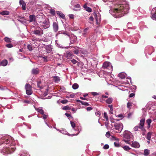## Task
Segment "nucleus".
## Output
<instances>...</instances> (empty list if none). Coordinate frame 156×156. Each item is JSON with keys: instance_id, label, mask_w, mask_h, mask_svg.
Masks as SVG:
<instances>
[{"instance_id": "obj_1", "label": "nucleus", "mask_w": 156, "mask_h": 156, "mask_svg": "<svg viewBox=\"0 0 156 156\" xmlns=\"http://www.w3.org/2000/svg\"><path fill=\"white\" fill-rule=\"evenodd\" d=\"M129 7L128 5L120 4L114 9L112 16L116 18L121 17L128 13Z\"/></svg>"}, {"instance_id": "obj_2", "label": "nucleus", "mask_w": 156, "mask_h": 156, "mask_svg": "<svg viewBox=\"0 0 156 156\" xmlns=\"http://www.w3.org/2000/svg\"><path fill=\"white\" fill-rule=\"evenodd\" d=\"M16 147L15 145H10L5 146L2 149L1 152L3 154H10L13 152Z\"/></svg>"}, {"instance_id": "obj_3", "label": "nucleus", "mask_w": 156, "mask_h": 156, "mask_svg": "<svg viewBox=\"0 0 156 156\" xmlns=\"http://www.w3.org/2000/svg\"><path fill=\"white\" fill-rule=\"evenodd\" d=\"M145 119L144 118H142L140 120V123L139 124V126H136L133 128L134 131H137L139 129H140L142 131H145L144 126L145 123Z\"/></svg>"}, {"instance_id": "obj_4", "label": "nucleus", "mask_w": 156, "mask_h": 156, "mask_svg": "<svg viewBox=\"0 0 156 156\" xmlns=\"http://www.w3.org/2000/svg\"><path fill=\"white\" fill-rule=\"evenodd\" d=\"M131 133L129 131L125 130L123 133L124 138L126 139H124V141L126 143L130 144L129 142L130 140V139L131 138Z\"/></svg>"}, {"instance_id": "obj_5", "label": "nucleus", "mask_w": 156, "mask_h": 156, "mask_svg": "<svg viewBox=\"0 0 156 156\" xmlns=\"http://www.w3.org/2000/svg\"><path fill=\"white\" fill-rule=\"evenodd\" d=\"M13 140V139L11 137L6 136L2 138L1 142L2 144H7L12 142Z\"/></svg>"}, {"instance_id": "obj_6", "label": "nucleus", "mask_w": 156, "mask_h": 156, "mask_svg": "<svg viewBox=\"0 0 156 156\" xmlns=\"http://www.w3.org/2000/svg\"><path fill=\"white\" fill-rule=\"evenodd\" d=\"M114 126L115 129L118 130V133H120L123 129V125L121 122L115 123L114 124Z\"/></svg>"}, {"instance_id": "obj_7", "label": "nucleus", "mask_w": 156, "mask_h": 156, "mask_svg": "<svg viewBox=\"0 0 156 156\" xmlns=\"http://www.w3.org/2000/svg\"><path fill=\"white\" fill-rule=\"evenodd\" d=\"M41 25H42L43 26L44 29H45L49 27V23L48 21H47L46 20H44L42 22H41Z\"/></svg>"}, {"instance_id": "obj_8", "label": "nucleus", "mask_w": 156, "mask_h": 156, "mask_svg": "<svg viewBox=\"0 0 156 156\" xmlns=\"http://www.w3.org/2000/svg\"><path fill=\"white\" fill-rule=\"evenodd\" d=\"M70 44H73L77 40V37L76 36L74 35H72L70 37Z\"/></svg>"}, {"instance_id": "obj_9", "label": "nucleus", "mask_w": 156, "mask_h": 156, "mask_svg": "<svg viewBox=\"0 0 156 156\" xmlns=\"http://www.w3.org/2000/svg\"><path fill=\"white\" fill-rule=\"evenodd\" d=\"M151 18L153 20H156V8L153 9L151 12Z\"/></svg>"}, {"instance_id": "obj_10", "label": "nucleus", "mask_w": 156, "mask_h": 156, "mask_svg": "<svg viewBox=\"0 0 156 156\" xmlns=\"http://www.w3.org/2000/svg\"><path fill=\"white\" fill-rule=\"evenodd\" d=\"M19 3L20 5H22V9L24 10H25L26 9V3L24 2L23 0H20L19 2Z\"/></svg>"}, {"instance_id": "obj_11", "label": "nucleus", "mask_w": 156, "mask_h": 156, "mask_svg": "<svg viewBox=\"0 0 156 156\" xmlns=\"http://www.w3.org/2000/svg\"><path fill=\"white\" fill-rule=\"evenodd\" d=\"M53 27L54 30L56 32L57 31L58 29V24L56 22H54L53 23Z\"/></svg>"}, {"instance_id": "obj_12", "label": "nucleus", "mask_w": 156, "mask_h": 156, "mask_svg": "<svg viewBox=\"0 0 156 156\" xmlns=\"http://www.w3.org/2000/svg\"><path fill=\"white\" fill-rule=\"evenodd\" d=\"M41 30H34L32 31V32L33 34L40 36L42 34L41 33Z\"/></svg>"}, {"instance_id": "obj_13", "label": "nucleus", "mask_w": 156, "mask_h": 156, "mask_svg": "<svg viewBox=\"0 0 156 156\" xmlns=\"http://www.w3.org/2000/svg\"><path fill=\"white\" fill-rule=\"evenodd\" d=\"M131 145L133 147L135 148H139L140 146L139 143L136 141L132 142V144Z\"/></svg>"}, {"instance_id": "obj_14", "label": "nucleus", "mask_w": 156, "mask_h": 156, "mask_svg": "<svg viewBox=\"0 0 156 156\" xmlns=\"http://www.w3.org/2000/svg\"><path fill=\"white\" fill-rule=\"evenodd\" d=\"M57 14L58 15L59 17L63 19H65V16L64 14L62 12L57 11L56 12Z\"/></svg>"}, {"instance_id": "obj_15", "label": "nucleus", "mask_w": 156, "mask_h": 156, "mask_svg": "<svg viewBox=\"0 0 156 156\" xmlns=\"http://www.w3.org/2000/svg\"><path fill=\"white\" fill-rule=\"evenodd\" d=\"M31 73L33 74H38L39 73V69L37 68L33 69L31 71Z\"/></svg>"}, {"instance_id": "obj_16", "label": "nucleus", "mask_w": 156, "mask_h": 156, "mask_svg": "<svg viewBox=\"0 0 156 156\" xmlns=\"http://www.w3.org/2000/svg\"><path fill=\"white\" fill-rule=\"evenodd\" d=\"M7 63L8 61L7 60L5 59L3 60L1 62H0V66H5L7 65Z\"/></svg>"}, {"instance_id": "obj_17", "label": "nucleus", "mask_w": 156, "mask_h": 156, "mask_svg": "<svg viewBox=\"0 0 156 156\" xmlns=\"http://www.w3.org/2000/svg\"><path fill=\"white\" fill-rule=\"evenodd\" d=\"M88 28H86L83 31V32L82 33V35H83L84 37H86L87 36V34L88 33Z\"/></svg>"}, {"instance_id": "obj_18", "label": "nucleus", "mask_w": 156, "mask_h": 156, "mask_svg": "<svg viewBox=\"0 0 156 156\" xmlns=\"http://www.w3.org/2000/svg\"><path fill=\"white\" fill-rule=\"evenodd\" d=\"M54 82L55 83L60 81V77L58 76H53Z\"/></svg>"}, {"instance_id": "obj_19", "label": "nucleus", "mask_w": 156, "mask_h": 156, "mask_svg": "<svg viewBox=\"0 0 156 156\" xmlns=\"http://www.w3.org/2000/svg\"><path fill=\"white\" fill-rule=\"evenodd\" d=\"M109 64L108 62H105L103 64L102 68L104 69H106L109 66Z\"/></svg>"}, {"instance_id": "obj_20", "label": "nucleus", "mask_w": 156, "mask_h": 156, "mask_svg": "<svg viewBox=\"0 0 156 156\" xmlns=\"http://www.w3.org/2000/svg\"><path fill=\"white\" fill-rule=\"evenodd\" d=\"M152 134V133L151 132H148L146 138L148 140H151V135Z\"/></svg>"}, {"instance_id": "obj_21", "label": "nucleus", "mask_w": 156, "mask_h": 156, "mask_svg": "<svg viewBox=\"0 0 156 156\" xmlns=\"http://www.w3.org/2000/svg\"><path fill=\"white\" fill-rule=\"evenodd\" d=\"M9 14V12L8 11H4L0 12V14L2 15H7Z\"/></svg>"}, {"instance_id": "obj_22", "label": "nucleus", "mask_w": 156, "mask_h": 156, "mask_svg": "<svg viewBox=\"0 0 156 156\" xmlns=\"http://www.w3.org/2000/svg\"><path fill=\"white\" fill-rule=\"evenodd\" d=\"M151 120L150 119H148L146 120V122L148 125V128H150L151 126Z\"/></svg>"}, {"instance_id": "obj_23", "label": "nucleus", "mask_w": 156, "mask_h": 156, "mask_svg": "<svg viewBox=\"0 0 156 156\" xmlns=\"http://www.w3.org/2000/svg\"><path fill=\"white\" fill-rule=\"evenodd\" d=\"M150 154V151L147 149H145L144 150V154L145 156H147Z\"/></svg>"}, {"instance_id": "obj_24", "label": "nucleus", "mask_w": 156, "mask_h": 156, "mask_svg": "<svg viewBox=\"0 0 156 156\" xmlns=\"http://www.w3.org/2000/svg\"><path fill=\"white\" fill-rule=\"evenodd\" d=\"M41 81H39L37 82V86L40 89L43 88V87L41 85Z\"/></svg>"}, {"instance_id": "obj_25", "label": "nucleus", "mask_w": 156, "mask_h": 156, "mask_svg": "<svg viewBox=\"0 0 156 156\" xmlns=\"http://www.w3.org/2000/svg\"><path fill=\"white\" fill-rule=\"evenodd\" d=\"M25 89L26 90H28L31 89V86L29 84L27 83L25 86Z\"/></svg>"}, {"instance_id": "obj_26", "label": "nucleus", "mask_w": 156, "mask_h": 156, "mask_svg": "<svg viewBox=\"0 0 156 156\" xmlns=\"http://www.w3.org/2000/svg\"><path fill=\"white\" fill-rule=\"evenodd\" d=\"M32 44H33V43H34L33 42H32ZM32 45H30V44H28L27 46V49L30 51H32L33 50V48L32 47Z\"/></svg>"}, {"instance_id": "obj_27", "label": "nucleus", "mask_w": 156, "mask_h": 156, "mask_svg": "<svg viewBox=\"0 0 156 156\" xmlns=\"http://www.w3.org/2000/svg\"><path fill=\"white\" fill-rule=\"evenodd\" d=\"M79 87L78 85L76 83H74L72 86V88L74 89H76Z\"/></svg>"}, {"instance_id": "obj_28", "label": "nucleus", "mask_w": 156, "mask_h": 156, "mask_svg": "<svg viewBox=\"0 0 156 156\" xmlns=\"http://www.w3.org/2000/svg\"><path fill=\"white\" fill-rule=\"evenodd\" d=\"M112 98H109L106 100V102L108 104H110L112 102Z\"/></svg>"}, {"instance_id": "obj_29", "label": "nucleus", "mask_w": 156, "mask_h": 156, "mask_svg": "<svg viewBox=\"0 0 156 156\" xmlns=\"http://www.w3.org/2000/svg\"><path fill=\"white\" fill-rule=\"evenodd\" d=\"M119 76L122 79H124L125 78V75L122 73H120L119 74Z\"/></svg>"}, {"instance_id": "obj_30", "label": "nucleus", "mask_w": 156, "mask_h": 156, "mask_svg": "<svg viewBox=\"0 0 156 156\" xmlns=\"http://www.w3.org/2000/svg\"><path fill=\"white\" fill-rule=\"evenodd\" d=\"M26 93L27 94L30 95L32 94V91L31 90V89L28 90H26Z\"/></svg>"}, {"instance_id": "obj_31", "label": "nucleus", "mask_w": 156, "mask_h": 156, "mask_svg": "<svg viewBox=\"0 0 156 156\" xmlns=\"http://www.w3.org/2000/svg\"><path fill=\"white\" fill-rule=\"evenodd\" d=\"M62 109L65 110H70L71 108L69 106H65L62 108Z\"/></svg>"}, {"instance_id": "obj_32", "label": "nucleus", "mask_w": 156, "mask_h": 156, "mask_svg": "<svg viewBox=\"0 0 156 156\" xmlns=\"http://www.w3.org/2000/svg\"><path fill=\"white\" fill-rule=\"evenodd\" d=\"M104 118L106 119V121H108V118L107 113L105 112H104Z\"/></svg>"}, {"instance_id": "obj_33", "label": "nucleus", "mask_w": 156, "mask_h": 156, "mask_svg": "<svg viewBox=\"0 0 156 156\" xmlns=\"http://www.w3.org/2000/svg\"><path fill=\"white\" fill-rule=\"evenodd\" d=\"M50 13L53 16H54L55 13V11L54 9H51L50 10Z\"/></svg>"}, {"instance_id": "obj_34", "label": "nucleus", "mask_w": 156, "mask_h": 156, "mask_svg": "<svg viewBox=\"0 0 156 156\" xmlns=\"http://www.w3.org/2000/svg\"><path fill=\"white\" fill-rule=\"evenodd\" d=\"M37 110L38 112L42 115H43L44 113V111L41 108H38Z\"/></svg>"}, {"instance_id": "obj_35", "label": "nucleus", "mask_w": 156, "mask_h": 156, "mask_svg": "<svg viewBox=\"0 0 156 156\" xmlns=\"http://www.w3.org/2000/svg\"><path fill=\"white\" fill-rule=\"evenodd\" d=\"M34 17V16L33 15H31L30 16L29 18L30 22H32L33 21Z\"/></svg>"}, {"instance_id": "obj_36", "label": "nucleus", "mask_w": 156, "mask_h": 156, "mask_svg": "<svg viewBox=\"0 0 156 156\" xmlns=\"http://www.w3.org/2000/svg\"><path fill=\"white\" fill-rule=\"evenodd\" d=\"M5 41L6 42H11V39L9 38L6 37L5 38H4Z\"/></svg>"}, {"instance_id": "obj_37", "label": "nucleus", "mask_w": 156, "mask_h": 156, "mask_svg": "<svg viewBox=\"0 0 156 156\" xmlns=\"http://www.w3.org/2000/svg\"><path fill=\"white\" fill-rule=\"evenodd\" d=\"M46 49L48 53L50 52L51 51V49L49 46L47 47Z\"/></svg>"}, {"instance_id": "obj_38", "label": "nucleus", "mask_w": 156, "mask_h": 156, "mask_svg": "<svg viewBox=\"0 0 156 156\" xmlns=\"http://www.w3.org/2000/svg\"><path fill=\"white\" fill-rule=\"evenodd\" d=\"M124 150H129L131 149V148L128 146H125L123 147Z\"/></svg>"}, {"instance_id": "obj_39", "label": "nucleus", "mask_w": 156, "mask_h": 156, "mask_svg": "<svg viewBox=\"0 0 156 156\" xmlns=\"http://www.w3.org/2000/svg\"><path fill=\"white\" fill-rule=\"evenodd\" d=\"M132 106V104L131 103L129 102H128V103H127V106L128 108H131V107Z\"/></svg>"}, {"instance_id": "obj_40", "label": "nucleus", "mask_w": 156, "mask_h": 156, "mask_svg": "<svg viewBox=\"0 0 156 156\" xmlns=\"http://www.w3.org/2000/svg\"><path fill=\"white\" fill-rule=\"evenodd\" d=\"M71 62H72V63L73 64H75L76 63H78V64H79V62H78L76 60L74 59H73L71 60Z\"/></svg>"}, {"instance_id": "obj_41", "label": "nucleus", "mask_w": 156, "mask_h": 156, "mask_svg": "<svg viewBox=\"0 0 156 156\" xmlns=\"http://www.w3.org/2000/svg\"><path fill=\"white\" fill-rule=\"evenodd\" d=\"M6 46L8 48H11L13 46L12 44L9 43L6 44Z\"/></svg>"}, {"instance_id": "obj_42", "label": "nucleus", "mask_w": 156, "mask_h": 156, "mask_svg": "<svg viewBox=\"0 0 156 156\" xmlns=\"http://www.w3.org/2000/svg\"><path fill=\"white\" fill-rule=\"evenodd\" d=\"M71 124L73 128L74 129L75 127V123L73 122H71Z\"/></svg>"}, {"instance_id": "obj_43", "label": "nucleus", "mask_w": 156, "mask_h": 156, "mask_svg": "<svg viewBox=\"0 0 156 156\" xmlns=\"http://www.w3.org/2000/svg\"><path fill=\"white\" fill-rule=\"evenodd\" d=\"M81 104L82 105H86V106H89L90 105L89 104H88V103H87V102H84L83 101H82Z\"/></svg>"}, {"instance_id": "obj_44", "label": "nucleus", "mask_w": 156, "mask_h": 156, "mask_svg": "<svg viewBox=\"0 0 156 156\" xmlns=\"http://www.w3.org/2000/svg\"><path fill=\"white\" fill-rule=\"evenodd\" d=\"M94 16H95V19L96 20V22L97 23L98 22V16L95 13V14L94 15Z\"/></svg>"}, {"instance_id": "obj_45", "label": "nucleus", "mask_w": 156, "mask_h": 156, "mask_svg": "<svg viewBox=\"0 0 156 156\" xmlns=\"http://www.w3.org/2000/svg\"><path fill=\"white\" fill-rule=\"evenodd\" d=\"M95 115L96 116H97L98 117L100 116L101 115V112L99 111H97L95 112Z\"/></svg>"}, {"instance_id": "obj_46", "label": "nucleus", "mask_w": 156, "mask_h": 156, "mask_svg": "<svg viewBox=\"0 0 156 156\" xmlns=\"http://www.w3.org/2000/svg\"><path fill=\"white\" fill-rule=\"evenodd\" d=\"M68 101L67 100H62L60 102L63 104L66 103L68 102Z\"/></svg>"}, {"instance_id": "obj_47", "label": "nucleus", "mask_w": 156, "mask_h": 156, "mask_svg": "<svg viewBox=\"0 0 156 156\" xmlns=\"http://www.w3.org/2000/svg\"><path fill=\"white\" fill-rule=\"evenodd\" d=\"M114 144L115 146L116 147H119V144L118 142H115L114 143Z\"/></svg>"}, {"instance_id": "obj_48", "label": "nucleus", "mask_w": 156, "mask_h": 156, "mask_svg": "<svg viewBox=\"0 0 156 156\" xmlns=\"http://www.w3.org/2000/svg\"><path fill=\"white\" fill-rule=\"evenodd\" d=\"M109 148V146L108 144H105L103 147V148L105 149H107Z\"/></svg>"}, {"instance_id": "obj_49", "label": "nucleus", "mask_w": 156, "mask_h": 156, "mask_svg": "<svg viewBox=\"0 0 156 156\" xmlns=\"http://www.w3.org/2000/svg\"><path fill=\"white\" fill-rule=\"evenodd\" d=\"M86 10L89 12H91L92 11V9L89 7H87V8L86 9Z\"/></svg>"}, {"instance_id": "obj_50", "label": "nucleus", "mask_w": 156, "mask_h": 156, "mask_svg": "<svg viewBox=\"0 0 156 156\" xmlns=\"http://www.w3.org/2000/svg\"><path fill=\"white\" fill-rule=\"evenodd\" d=\"M42 58L44 59V61L45 62H47L48 61V60L47 59V56H44V57H42Z\"/></svg>"}, {"instance_id": "obj_51", "label": "nucleus", "mask_w": 156, "mask_h": 156, "mask_svg": "<svg viewBox=\"0 0 156 156\" xmlns=\"http://www.w3.org/2000/svg\"><path fill=\"white\" fill-rule=\"evenodd\" d=\"M111 139L113 140H115L118 141L119 140V139L118 138H116L114 136H112V138Z\"/></svg>"}, {"instance_id": "obj_52", "label": "nucleus", "mask_w": 156, "mask_h": 156, "mask_svg": "<svg viewBox=\"0 0 156 156\" xmlns=\"http://www.w3.org/2000/svg\"><path fill=\"white\" fill-rule=\"evenodd\" d=\"M43 115V118L44 119H46L47 118L48 115L45 114H44V113L43 114V115Z\"/></svg>"}, {"instance_id": "obj_53", "label": "nucleus", "mask_w": 156, "mask_h": 156, "mask_svg": "<svg viewBox=\"0 0 156 156\" xmlns=\"http://www.w3.org/2000/svg\"><path fill=\"white\" fill-rule=\"evenodd\" d=\"M91 94L92 95L94 96H96V95H98V93L96 92H92Z\"/></svg>"}, {"instance_id": "obj_54", "label": "nucleus", "mask_w": 156, "mask_h": 156, "mask_svg": "<svg viewBox=\"0 0 156 156\" xmlns=\"http://www.w3.org/2000/svg\"><path fill=\"white\" fill-rule=\"evenodd\" d=\"M110 136V133L109 132H107L106 134V136L107 137H109Z\"/></svg>"}, {"instance_id": "obj_55", "label": "nucleus", "mask_w": 156, "mask_h": 156, "mask_svg": "<svg viewBox=\"0 0 156 156\" xmlns=\"http://www.w3.org/2000/svg\"><path fill=\"white\" fill-rule=\"evenodd\" d=\"M93 109L92 108L90 107H88L86 108L87 111H90Z\"/></svg>"}, {"instance_id": "obj_56", "label": "nucleus", "mask_w": 156, "mask_h": 156, "mask_svg": "<svg viewBox=\"0 0 156 156\" xmlns=\"http://www.w3.org/2000/svg\"><path fill=\"white\" fill-rule=\"evenodd\" d=\"M69 17L71 19H73L74 18V16L73 14H69Z\"/></svg>"}, {"instance_id": "obj_57", "label": "nucleus", "mask_w": 156, "mask_h": 156, "mask_svg": "<svg viewBox=\"0 0 156 156\" xmlns=\"http://www.w3.org/2000/svg\"><path fill=\"white\" fill-rule=\"evenodd\" d=\"M134 95L135 94L134 93H131L129 95V97L130 98H132L134 97Z\"/></svg>"}, {"instance_id": "obj_58", "label": "nucleus", "mask_w": 156, "mask_h": 156, "mask_svg": "<svg viewBox=\"0 0 156 156\" xmlns=\"http://www.w3.org/2000/svg\"><path fill=\"white\" fill-rule=\"evenodd\" d=\"M80 5L79 4H77L76 5H75V7H76V8H80Z\"/></svg>"}, {"instance_id": "obj_59", "label": "nucleus", "mask_w": 156, "mask_h": 156, "mask_svg": "<svg viewBox=\"0 0 156 156\" xmlns=\"http://www.w3.org/2000/svg\"><path fill=\"white\" fill-rule=\"evenodd\" d=\"M20 156H29V154H22L20 155Z\"/></svg>"}, {"instance_id": "obj_60", "label": "nucleus", "mask_w": 156, "mask_h": 156, "mask_svg": "<svg viewBox=\"0 0 156 156\" xmlns=\"http://www.w3.org/2000/svg\"><path fill=\"white\" fill-rule=\"evenodd\" d=\"M93 17L92 16H90L89 18V20L91 21H92L93 20Z\"/></svg>"}, {"instance_id": "obj_61", "label": "nucleus", "mask_w": 156, "mask_h": 156, "mask_svg": "<svg viewBox=\"0 0 156 156\" xmlns=\"http://www.w3.org/2000/svg\"><path fill=\"white\" fill-rule=\"evenodd\" d=\"M6 88L5 87H0V89L1 90H3L6 89Z\"/></svg>"}, {"instance_id": "obj_62", "label": "nucleus", "mask_w": 156, "mask_h": 156, "mask_svg": "<svg viewBox=\"0 0 156 156\" xmlns=\"http://www.w3.org/2000/svg\"><path fill=\"white\" fill-rule=\"evenodd\" d=\"M79 50H76L75 51L74 53L75 54H77L79 53Z\"/></svg>"}, {"instance_id": "obj_63", "label": "nucleus", "mask_w": 156, "mask_h": 156, "mask_svg": "<svg viewBox=\"0 0 156 156\" xmlns=\"http://www.w3.org/2000/svg\"><path fill=\"white\" fill-rule=\"evenodd\" d=\"M65 115L67 117H70L71 116L70 114L67 113H66L65 114Z\"/></svg>"}, {"instance_id": "obj_64", "label": "nucleus", "mask_w": 156, "mask_h": 156, "mask_svg": "<svg viewBox=\"0 0 156 156\" xmlns=\"http://www.w3.org/2000/svg\"><path fill=\"white\" fill-rule=\"evenodd\" d=\"M32 41H34V43H35L36 42V41H37V40L36 39H35V38H33L32 39Z\"/></svg>"}]
</instances>
